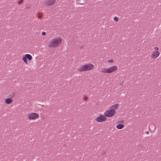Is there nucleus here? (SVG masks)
<instances>
[{"instance_id": "obj_1", "label": "nucleus", "mask_w": 161, "mask_h": 161, "mask_svg": "<svg viewBox=\"0 0 161 161\" xmlns=\"http://www.w3.org/2000/svg\"><path fill=\"white\" fill-rule=\"evenodd\" d=\"M94 66V65L92 64H84L81 66L77 70L79 72L90 70L92 69Z\"/></svg>"}, {"instance_id": "obj_2", "label": "nucleus", "mask_w": 161, "mask_h": 161, "mask_svg": "<svg viewBox=\"0 0 161 161\" xmlns=\"http://www.w3.org/2000/svg\"><path fill=\"white\" fill-rule=\"evenodd\" d=\"M118 69V67L115 65L108 68H103L101 71L105 73H110L114 72Z\"/></svg>"}, {"instance_id": "obj_3", "label": "nucleus", "mask_w": 161, "mask_h": 161, "mask_svg": "<svg viewBox=\"0 0 161 161\" xmlns=\"http://www.w3.org/2000/svg\"><path fill=\"white\" fill-rule=\"evenodd\" d=\"M62 39L60 37H56L52 40L50 44V47H54L59 45L61 42Z\"/></svg>"}, {"instance_id": "obj_4", "label": "nucleus", "mask_w": 161, "mask_h": 161, "mask_svg": "<svg viewBox=\"0 0 161 161\" xmlns=\"http://www.w3.org/2000/svg\"><path fill=\"white\" fill-rule=\"evenodd\" d=\"M116 113L115 110L111 109L106 111L104 113V115L106 117H110L114 116Z\"/></svg>"}, {"instance_id": "obj_5", "label": "nucleus", "mask_w": 161, "mask_h": 161, "mask_svg": "<svg viewBox=\"0 0 161 161\" xmlns=\"http://www.w3.org/2000/svg\"><path fill=\"white\" fill-rule=\"evenodd\" d=\"M107 119L105 116L102 114L97 117L96 119V120L98 122H105L106 121Z\"/></svg>"}, {"instance_id": "obj_6", "label": "nucleus", "mask_w": 161, "mask_h": 161, "mask_svg": "<svg viewBox=\"0 0 161 161\" xmlns=\"http://www.w3.org/2000/svg\"><path fill=\"white\" fill-rule=\"evenodd\" d=\"M39 115L36 113H32L28 115V118L30 119H35L37 118Z\"/></svg>"}, {"instance_id": "obj_7", "label": "nucleus", "mask_w": 161, "mask_h": 161, "mask_svg": "<svg viewBox=\"0 0 161 161\" xmlns=\"http://www.w3.org/2000/svg\"><path fill=\"white\" fill-rule=\"evenodd\" d=\"M160 53L157 51H155L153 52L151 55V57L152 58H156L158 57Z\"/></svg>"}, {"instance_id": "obj_8", "label": "nucleus", "mask_w": 161, "mask_h": 161, "mask_svg": "<svg viewBox=\"0 0 161 161\" xmlns=\"http://www.w3.org/2000/svg\"><path fill=\"white\" fill-rule=\"evenodd\" d=\"M55 0H47L45 1L46 5L51 6L55 3Z\"/></svg>"}, {"instance_id": "obj_9", "label": "nucleus", "mask_w": 161, "mask_h": 161, "mask_svg": "<svg viewBox=\"0 0 161 161\" xmlns=\"http://www.w3.org/2000/svg\"><path fill=\"white\" fill-rule=\"evenodd\" d=\"M119 107V104H116L114 105H113L111 106L110 108L111 109H116Z\"/></svg>"}, {"instance_id": "obj_10", "label": "nucleus", "mask_w": 161, "mask_h": 161, "mask_svg": "<svg viewBox=\"0 0 161 161\" xmlns=\"http://www.w3.org/2000/svg\"><path fill=\"white\" fill-rule=\"evenodd\" d=\"M13 101V100L11 98H6L5 100V102L8 104L10 103Z\"/></svg>"}, {"instance_id": "obj_11", "label": "nucleus", "mask_w": 161, "mask_h": 161, "mask_svg": "<svg viewBox=\"0 0 161 161\" xmlns=\"http://www.w3.org/2000/svg\"><path fill=\"white\" fill-rule=\"evenodd\" d=\"M124 127L123 125L122 124H119L116 125V128L118 129H121Z\"/></svg>"}, {"instance_id": "obj_12", "label": "nucleus", "mask_w": 161, "mask_h": 161, "mask_svg": "<svg viewBox=\"0 0 161 161\" xmlns=\"http://www.w3.org/2000/svg\"><path fill=\"white\" fill-rule=\"evenodd\" d=\"M25 57L27 58L29 60H31L32 59L31 56L29 54H26L25 55Z\"/></svg>"}, {"instance_id": "obj_13", "label": "nucleus", "mask_w": 161, "mask_h": 161, "mask_svg": "<svg viewBox=\"0 0 161 161\" xmlns=\"http://www.w3.org/2000/svg\"><path fill=\"white\" fill-rule=\"evenodd\" d=\"M22 59L23 61L25 63H26L27 62V60L26 59V58L25 56H23L22 58Z\"/></svg>"}, {"instance_id": "obj_14", "label": "nucleus", "mask_w": 161, "mask_h": 161, "mask_svg": "<svg viewBox=\"0 0 161 161\" xmlns=\"http://www.w3.org/2000/svg\"><path fill=\"white\" fill-rule=\"evenodd\" d=\"M114 20H115V21H118V18H117V17H116V16L114 18Z\"/></svg>"}, {"instance_id": "obj_15", "label": "nucleus", "mask_w": 161, "mask_h": 161, "mask_svg": "<svg viewBox=\"0 0 161 161\" xmlns=\"http://www.w3.org/2000/svg\"><path fill=\"white\" fill-rule=\"evenodd\" d=\"M37 16H38V19H40L42 18V15H40L39 14H37Z\"/></svg>"}, {"instance_id": "obj_16", "label": "nucleus", "mask_w": 161, "mask_h": 161, "mask_svg": "<svg viewBox=\"0 0 161 161\" xmlns=\"http://www.w3.org/2000/svg\"><path fill=\"white\" fill-rule=\"evenodd\" d=\"M108 61L109 63H112L113 62V60H108Z\"/></svg>"}, {"instance_id": "obj_17", "label": "nucleus", "mask_w": 161, "mask_h": 161, "mask_svg": "<svg viewBox=\"0 0 161 161\" xmlns=\"http://www.w3.org/2000/svg\"><path fill=\"white\" fill-rule=\"evenodd\" d=\"M88 98V97L87 96H85L84 97V100H86Z\"/></svg>"}, {"instance_id": "obj_18", "label": "nucleus", "mask_w": 161, "mask_h": 161, "mask_svg": "<svg viewBox=\"0 0 161 161\" xmlns=\"http://www.w3.org/2000/svg\"><path fill=\"white\" fill-rule=\"evenodd\" d=\"M154 48L156 50H158L159 49V48L158 47H154Z\"/></svg>"}, {"instance_id": "obj_19", "label": "nucleus", "mask_w": 161, "mask_h": 161, "mask_svg": "<svg viewBox=\"0 0 161 161\" xmlns=\"http://www.w3.org/2000/svg\"><path fill=\"white\" fill-rule=\"evenodd\" d=\"M23 2V0H20L18 2L19 4H20Z\"/></svg>"}, {"instance_id": "obj_20", "label": "nucleus", "mask_w": 161, "mask_h": 161, "mask_svg": "<svg viewBox=\"0 0 161 161\" xmlns=\"http://www.w3.org/2000/svg\"><path fill=\"white\" fill-rule=\"evenodd\" d=\"M42 35H46V33L45 32H42Z\"/></svg>"}, {"instance_id": "obj_21", "label": "nucleus", "mask_w": 161, "mask_h": 161, "mask_svg": "<svg viewBox=\"0 0 161 161\" xmlns=\"http://www.w3.org/2000/svg\"><path fill=\"white\" fill-rule=\"evenodd\" d=\"M146 133L147 134H148L149 133V132L148 131H147L146 132Z\"/></svg>"}]
</instances>
